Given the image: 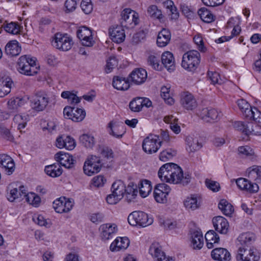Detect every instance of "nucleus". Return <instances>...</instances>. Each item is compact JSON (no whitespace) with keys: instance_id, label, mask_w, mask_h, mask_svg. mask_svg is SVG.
<instances>
[{"instance_id":"obj_1","label":"nucleus","mask_w":261,"mask_h":261,"mask_svg":"<svg viewBox=\"0 0 261 261\" xmlns=\"http://www.w3.org/2000/svg\"><path fill=\"white\" fill-rule=\"evenodd\" d=\"M159 177L162 181L173 184L187 185L191 176L183 173L182 169L177 164L168 163L162 166L158 171Z\"/></svg>"},{"instance_id":"obj_2","label":"nucleus","mask_w":261,"mask_h":261,"mask_svg":"<svg viewBox=\"0 0 261 261\" xmlns=\"http://www.w3.org/2000/svg\"><path fill=\"white\" fill-rule=\"evenodd\" d=\"M200 61V54L196 50H192L182 56L181 66L189 71H194L197 68Z\"/></svg>"},{"instance_id":"obj_3","label":"nucleus","mask_w":261,"mask_h":261,"mask_svg":"<svg viewBox=\"0 0 261 261\" xmlns=\"http://www.w3.org/2000/svg\"><path fill=\"white\" fill-rule=\"evenodd\" d=\"M121 24L122 27L132 29L139 24V14L130 9H124L121 13Z\"/></svg>"},{"instance_id":"obj_4","label":"nucleus","mask_w":261,"mask_h":261,"mask_svg":"<svg viewBox=\"0 0 261 261\" xmlns=\"http://www.w3.org/2000/svg\"><path fill=\"white\" fill-rule=\"evenodd\" d=\"M49 100L48 96L44 92L37 91L30 98L31 106L36 111H43L47 107Z\"/></svg>"},{"instance_id":"obj_5","label":"nucleus","mask_w":261,"mask_h":261,"mask_svg":"<svg viewBox=\"0 0 261 261\" xmlns=\"http://www.w3.org/2000/svg\"><path fill=\"white\" fill-rule=\"evenodd\" d=\"M128 222L132 225H139L145 227L153 223V219L149 218L148 215L141 211H135L128 217Z\"/></svg>"},{"instance_id":"obj_6","label":"nucleus","mask_w":261,"mask_h":261,"mask_svg":"<svg viewBox=\"0 0 261 261\" xmlns=\"http://www.w3.org/2000/svg\"><path fill=\"white\" fill-rule=\"evenodd\" d=\"M162 145L159 137L152 135L145 138L142 143L143 150L148 154H152L158 151Z\"/></svg>"},{"instance_id":"obj_7","label":"nucleus","mask_w":261,"mask_h":261,"mask_svg":"<svg viewBox=\"0 0 261 261\" xmlns=\"http://www.w3.org/2000/svg\"><path fill=\"white\" fill-rule=\"evenodd\" d=\"M259 253L254 248L247 250V248L239 247L236 258L238 261H258Z\"/></svg>"},{"instance_id":"obj_8","label":"nucleus","mask_w":261,"mask_h":261,"mask_svg":"<svg viewBox=\"0 0 261 261\" xmlns=\"http://www.w3.org/2000/svg\"><path fill=\"white\" fill-rule=\"evenodd\" d=\"M101 167V160L99 157L91 155L85 161L83 167L84 173L91 176L100 171Z\"/></svg>"},{"instance_id":"obj_9","label":"nucleus","mask_w":261,"mask_h":261,"mask_svg":"<svg viewBox=\"0 0 261 261\" xmlns=\"http://www.w3.org/2000/svg\"><path fill=\"white\" fill-rule=\"evenodd\" d=\"M73 44V41L71 38L67 35H62L57 33L55 35L54 40L52 42V45L62 51L69 50Z\"/></svg>"},{"instance_id":"obj_10","label":"nucleus","mask_w":261,"mask_h":261,"mask_svg":"<svg viewBox=\"0 0 261 261\" xmlns=\"http://www.w3.org/2000/svg\"><path fill=\"white\" fill-rule=\"evenodd\" d=\"M63 114L65 118L71 119L75 122L82 121L85 116V111L80 108H75L70 106H66L64 108Z\"/></svg>"},{"instance_id":"obj_11","label":"nucleus","mask_w":261,"mask_h":261,"mask_svg":"<svg viewBox=\"0 0 261 261\" xmlns=\"http://www.w3.org/2000/svg\"><path fill=\"white\" fill-rule=\"evenodd\" d=\"M238 106L243 113V116L249 120L254 117L255 114L260 115V112L255 107H252L245 99L238 100Z\"/></svg>"},{"instance_id":"obj_12","label":"nucleus","mask_w":261,"mask_h":261,"mask_svg":"<svg viewBox=\"0 0 261 261\" xmlns=\"http://www.w3.org/2000/svg\"><path fill=\"white\" fill-rule=\"evenodd\" d=\"M149 253L156 261H175L172 257H166L162 250L161 246L158 243H153L150 246Z\"/></svg>"},{"instance_id":"obj_13","label":"nucleus","mask_w":261,"mask_h":261,"mask_svg":"<svg viewBox=\"0 0 261 261\" xmlns=\"http://www.w3.org/2000/svg\"><path fill=\"white\" fill-rule=\"evenodd\" d=\"M198 115L204 122H212L218 120L219 113L215 109L205 108L199 111Z\"/></svg>"},{"instance_id":"obj_14","label":"nucleus","mask_w":261,"mask_h":261,"mask_svg":"<svg viewBox=\"0 0 261 261\" xmlns=\"http://www.w3.org/2000/svg\"><path fill=\"white\" fill-rule=\"evenodd\" d=\"M55 157L60 165L67 169L72 168L74 166L75 161L72 156L68 153L60 151L55 154Z\"/></svg>"},{"instance_id":"obj_15","label":"nucleus","mask_w":261,"mask_h":261,"mask_svg":"<svg viewBox=\"0 0 261 261\" xmlns=\"http://www.w3.org/2000/svg\"><path fill=\"white\" fill-rule=\"evenodd\" d=\"M17 70L23 74L33 75L37 73L35 69L30 65L26 58V55L21 56L17 62Z\"/></svg>"},{"instance_id":"obj_16","label":"nucleus","mask_w":261,"mask_h":261,"mask_svg":"<svg viewBox=\"0 0 261 261\" xmlns=\"http://www.w3.org/2000/svg\"><path fill=\"white\" fill-rule=\"evenodd\" d=\"M108 132L110 135L118 139L121 138L125 133L123 123L112 121L108 124Z\"/></svg>"},{"instance_id":"obj_17","label":"nucleus","mask_w":261,"mask_h":261,"mask_svg":"<svg viewBox=\"0 0 261 261\" xmlns=\"http://www.w3.org/2000/svg\"><path fill=\"white\" fill-rule=\"evenodd\" d=\"M117 226L115 224L106 223L102 224L99 227L101 240L107 241L110 239L117 232Z\"/></svg>"},{"instance_id":"obj_18","label":"nucleus","mask_w":261,"mask_h":261,"mask_svg":"<svg viewBox=\"0 0 261 261\" xmlns=\"http://www.w3.org/2000/svg\"><path fill=\"white\" fill-rule=\"evenodd\" d=\"M56 144L58 148H65L69 150H73L76 146L75 140L70 136H59L56 139Z\"/></svg>"},{"instance_id":"obj_19","label":"nucleus","mask_w":261,"mask_h":261,"mask_svg":"<svg viewBox=\"0 0 261 261\" xmlns=\"http://www.w3.org/2000/svg\"><path fill=\"white\" fill-rule=\"evenodd\" d=\"M147 77L146 71L143 68H137L130 73V81L136 85H141L144 83Z\"/></svg>"},{"instance_id":"obj_20","label":"nucleus","mask_w":261,"mask_h":261,"mask_svg":"<svg viewBox=\"0 0 261 261\" xmlns=\"http://www.w3.org/2000/svg\"><path fill=\"white\" fill-rule=\"evenodd\" d=\"M236 184L239 189L250 193H256L259 189L256 183H252L246 178H240L237 179Z\"/></svg>"},{"instance_id":"obj_21","label":"nucleus","mask_w":261,"mask_h":261,"mask_svg":"<svg viewBox=\"0 0 261 261\" xmlns=\"http://www.w3.org/2000/svg\"><path fill=\"white\" fill-rule=\"evenodd\" d=\"M214 227L216 231L222 234L227 233L229 224L227 220L222 216H217L213 219Z\"/></svg>"},{"instance_id":"obj_22","label":"nucleus","mask_w":261,"mask_h":261,"mask_svg":"<svg viewBox=\"0 0 261 261\" xmlns=\"http://www.w3.org/2000/svg\"><path fill=\"white\" fill-rule=\"evenodd\" d=\"M180 102L187 110H193L197 107V103L193 95L188 92H184L181 96Z\"/></svg>"},{"instance_id":"obj_23","label":"nucleus","mask_w":261,"mask_h":261,"mask_svg":"<svg viewBox=\"0 0 261 261\" xmlns=\"http://www.w3.org/2000/svg\"><path fill=\"white\" fill-rule=\"evenodd\" d=\"M212 257L219 261H229L231 255L229 252L224 248H217L211 252Z\"/></svg>"},{"instance_id":"obj_24","label":"nucleus","mask_w":261,"mask_h":261,"mask_svg":"<svg viewBox=\"0 0 261 261\" xmlns=\"http://www.w3.org/2000/svg\"><path fill=\"white\" fill-rule=\"evenodd\" d=\"M109 34L113 41L120 43L122 42L125 38L124 30L121 26H116L110 29Z\"/></svg>"},{"instance_id":"obj_25","label":"nucleus","mask_w":261,"mask_h":261,"mask_svg":"<svg viewBox=\"0 0 261 261\" xmlns=\"http://www.w3.org/2000/svg\"><path fill=\"white\" fill-rule=\"evenodd\" d=\"M162 63L169 72L175 70V64L173 55L170 51H165L161 57Z\"/></svg>"},{"instance_id":"obj_26","label":"nucleus","mask_w":261,"mask_h":261,"mask_svg":"<svg viewBox=\"0 0 261 261\" xmlns=\"http://www.w3.org/2000/svg\"><path fill=\"white\" fill-rule=\"evenodd\" d=\"M129 244V240L126 237H118L111 244L110 249L112 251H118L126 249Z\"/></svg>"},{"instance_id":"obj_27","label":"nucleus","mask_w":261,"mask_h":261,"mask_svg":"<svg viewBox=\"0 0 261 261\" xmlns=\"http://www.w3.org/2000/svg\"><path fill=\"white\" fill-rule=\"evenodd\" d=\"M191 235V245L193 249H200L203 245V237L201 230H194Z\"/></svg>"},{"instance_id":"obj_28","label":"nucleus","mask_w":261,"mask_h":261,"mask_svg":"<svg viewBox=\"0 0 261 261\" xmlns=\"http://www.w3.org/2000/svg\"><path fill=\"white\" fill-rule=\"evenodd\" d=\"M112 85L115 89L118 90H127L129 87L128 80L121 76H114Z\"/></svg>"},{"instance_id":"obj_29","label":"nucleus","mask_w":261,"mask_h":261,"mask_svg":"<svg viewBox=\"0 0 261 261\" xmlns=\"http://www.w3.org/2000/svg\"><path fill=\"white\" fill-rule=\"evenodd\" d=\"M5 52L10 56H17L21 52V47L16 40H12L6 45Z\"/></svg>"},{"instance_id":"obj_30","label":"nucleus","mask_w":261,"mask_h":261,"mask_svg":"<svg viewBox=\"0 0 261 261\" xmlns=\"http://www.w3.org/2000/svg\"><path fill=\"white\" fill-rule=\"evenodd\" d=\"M255 235L251 232L243 233L238 238V245H241L242 247L245 248L252 244L255 241Z\"/></svg>"},{"instance_id":"obj_31","label":"nucleus","mask_w":261,"mask_h":261,"mask_svg":"<svg viewBox=\"0 0 261 261\" xmlns=\"http://www.w3.org/2000/svg\"><path fill=\"white\" fill-rule=\"evenodd\" d=\"M248 177L250 180L261 182V166L254 165L247 169Z\"/></svg>"},{"instance_id":"obj_32","label":"nucleus","mask_w":261,"mask_h":261,"mask_svg":"<svg viewBox=\"0 0 261 261\" xmlns=\"http://www.w3.org/2000/svg\"><path fill=\"white\" fill-rule=\"evenodd\" d=\"M170 39L171 35L170 32L164 29L158 34L156 43L160 47H164L168 44Z\"/></svg>"},{"instance_id":"obj_33","label":"nucleus","mask_w":261,"mask_h":261,"mask_svg":"<svg viewBox=\"0 0 261 261\" xmlns=\"http://www.w3.org/2000/svg\"><path fill=\"white\" fill-rule=\"evenodd\" d=\"M187 147L186 149L190 152H194L199 150L202 146V144L199 142L197 138L188 136L186 139Z\"/></svg>"},{"instance_id":"obj_34","label":"nucleus","mask_w":261,"mask_h":261,"mask_svg":"<svg viewBox=\"0 0 261 261\" xmlns=\"http://www.w3.org/2000/svg\"><path fill=\"white\" fill-rule=\"evenodd\" d=\"M44 171L48 175L52 177H59L63 172L62 169L59 164H54L46 166Z\"/></svg>"},{"instance_id":"obj_35","label":"nucleus","mask_w":261,"mask_h":261,"mask_svg":"<svg viewBox=\"0 0 261 261\" xmlns=\"http://www.w3.org/2000/svg\"><path fill=\"white\" fill-rule=\"evenodd\" d=\"M2 26L4 27L5 30L12 34H17L20 32V27L18 23L11 22L8 23L6 20H3V23H1Z\"/></svg>"},{"instance_id":"obj_36","label":"nucleus","mask_w":261,"mask_h":261,"mask_svg":"<svg viewBox=\"0 0 261 261\" xmlns=\"http://www.w3.org/2000/svg\"><path fill=\"white\" fill-rule=\"evenodd\" d=\"M138 187L140 195L144 198L148 195L152 189L151 182L146 179L140 181Z\"/></svg>"},{"instance_id":"obj_37","label":"nucleus","mask_w":261,"mask_h":261,"mask_svg":"<svg viewBox=\"0 0 261 261\" xmlns=\"http://www.w3.org/2000/svg\"><path fill=\"white\" fill-rule=\"evenodd\" d=\"M198 13L201 19L206 23H211L215 20V16L206 8H200Z\"/></svg>"},{"instance_id":"obj_38","label":"nucleus","mask_w":261,"mask_h":261,"mask_svg":"<svg viewBox=\"0 0 261 261\" xmlns=\"http://www.w3.org/2000/svg\"><path fill=\"white\" fill-rule=\"evenodd\" d=\"M251 119L254 120V122L251 123V129H250V134L255 135H261V112L260 115H258V117H252Z\"/></svg>"},{"instance_id":"obj_39","label":"nucleus","mask_w":261,"mask_h":261,"mask_svg":"<svg viewBox=\"0 0 261 261\" xmlns=\"http://www.w3.org/2000/svg\"><path fill=\"white\" fill-rule=\"evenodd\" d=\"M218 207L223 214L226 216H231L233 212L232 205L225 199H221L220 201Z\"/></svg>"},{"instance_id":"obj_40","label":"nucleus","mask_w":261,"mask_h":261,"mask_svg":"<svg viewBox=\"0 0 261 261\" xmlns=\"http://www.w3.org/2000/svg\"><path fill=\"white\" fill-rule=\"evenodd\" d=\"M24 103L25 101L22 98L16 97L11 98L8 102V109L11 111V112H15L19 107L24 105Z\"/></svg>"},{"instance_id":"obj_41","label":"nucleus","mask_w":261,"mask_h":261,"mask_svg":"<svg viewBox=\"0 0 261 261\" xmlns=\"http://www.w3.org/2000/svg\"><path fill=\"white\" fill-rule=\"evenodd\" d=\"M111 190L113 193L117 195L118 196L122 199L125 193V185L120 180L116 181L113 184Z\"/></svg>"},{"instance_id":"obj_42","label":"nucleus","mask_w":261,"mask_h":261,"mask_svg":"<svg viewBox=\"0 0 261 261\" xmlns=\"http://www.w3.org/2000/svg\"><path fill=\"white\" fill-rule=\"evenodd\" d=\"M28 115H22L21 114L15 115L13 118V124L17 125L18 130L21 132V129L25 127L28 121Z\"/></svg>"},{"instance_id":"obj_43","label":"nucleus","mask_w":261,"mask_h":261,"mask_svg":"<svg viewBox=\"0 0 261 261\" xmlns=\"http://www.w3.org/2000/svg\"><path fill=\"white\" fill-rule=\"evenodd\" d=\"M233 127L238 130L242 132L246 135H250V129H251V123H245L242 121L234 122L233 124Z\"/></svg>"},{"instance_id":"obj_44","label":"nucleus","mask_w":261,"mask_h":261,"mask_svg":"<svg viewBox=\"0 0 261 261\" xmlns=\"http://www.w3.org/2000/svg\"><path fill=\"white\" fill-rule=\"evenodd\" d=\"M61 97L67 99L71 105H76L81 101V98L78 97L75 94L69 91H64L61 93Z\"/></svg>"},{"instance_id":"obj_45","label":"nucleus","mask_w":261,"mask_h":261,"mask_svg":"<svg viewBox=\"0 0 261 261\" xmlns=\"http://www.w3.org/2000/svg\"><path fill=\"white\" fill-rule=\"evenodd\" d=\"M125 193L126 194L127 199L129 201H131L132 199H135L138 193L137 185L130 182L126 188L125 187Z\"/></svg>"},{"instance_id":"obj_46","label":"nucleus","mask_w":261,"mask_h":261,"mask_svg":"<svg viewBox=\"0 0 261 261\" xmlns=\"http://www.w3.org/2000/svg\"><path fill=\"white\" fill-rule=\"evenodd\" d=\"M148 64L156 70H161L162 65L160 64V56L159 55H150L147 59Z\"/></svg>"},{"instance_id":"obj_47","label":"nucleus","mask_w":261,"mask_h":261,"mask_svg":"<svg viewBox=\"0 0 261 261\" xmlns=\"http://www.w3.org/2000/svg\"><path fill=\"white\" fill-rule=\"evenodd\" d=\"M81 143L87 148H92L95 144L94 137L89 134H83L80 137Z\"/></svg>"},{"instance_id":"obj_48","label":"nucleus","mask_w":261,"mask_h":261,"mask_svg":"<svg viewBox=\"0 0 261 261\" xmlns=\"http://www.w3.org/2000/svg\"><path fill=\"white\" fill-rule=\"evenodd\" d=\"M184 205L187 209L191 211H194L199 206L197 198L194 196L187 197L184 201Z\"/></svg>"},{"instance_id":"obj_49","label":"nucleus","mask_w":261,"mask_h":261,"mask_svg":"<svg viewBox=\"0 0 261 261\" xmlns=\"http://www.w3.org/2000/svg\"><path fill=\"white\" fill-rule=\"evenodd\" d=\"M23 194L20 189L18 190L17 188H13L9 191H8L7 193V199L10 202H13L16 199L20 200Z\"/></svg>"},{"instance_id":"obj_50","label":"nucleus","mask_w":261,"mask_h":261,"mask_svg":"<svg viewBox=\"0 0 261 261\" xmlns=\"http://www.w3.org/2000/svg\"><path fill=\"white\" fill-rule=\"evenodd\" d=\"M165 5L171 13V19L177 20L179 17V13L174 3L171 0H168L165 2Z\"/></svg>"},{"instance_id":"obj_51","label":"nucleus","mask_w":261,"mask_h":261,"mask_svg":"<svg viewBox=\"0 0 261 261\" xmlns=\"http://www.w3.org/2000/svg\"><path fill=\"white\" fill-rule=\"evenodd\" d=\"M142 97L134 98L129 103V107L132 112H139L142 109Z\"/></svg>"},{"instance_id":"obj_52","label":"nucleus","mask_w":261,"mask_h":261,"mask_svg":"<svg viewBox=\"0 0 261 261\" xmlns=\"http://www.w3.org/2000/svg\"><path fill=\"white\" fill-rule=\"evenodd\" d=\"M176 154V151L171 148L163 150L160 154L159 159L163 162H167L171 160Z\"/></svg>"},{"instance_id":"obj_53","label":"nucleus","mask_w":261,"mask_h":261,"mask_svg":"<svg viewBox=\"0 0 261 261\" xmlns=\"http://www.w3.org/2000/svg\"><path fill=\"white\" fill-rule=\"evenodd\" d=\"M169 89L166 87H163L161 90V96L164 99L165 101L169 105L174 103V99L170 96Z\"/></svg>"},{"instance_id":"obj_54","label":"nucleus","mask_w":261,"mask_h":261,"mask_svg":"<svg viewBox=\"0 0 261 261\" xmlns=\"http://www.w3.org/2000/svg\"><path fill=\"white\" fill-rule=\"evenodd\" d=\"M148 13L152 17L156 18L159 20H161L163 18L162 12L158 9L155 5L149 6L147 10Z\"/></svg>"},{"instance_id":"obj_55","label":"nucleus","mask_w":261,"mask_h":261,"mask_svg":"<svg viewBox=\"0 0 261 261\" xmlns=\"http://www.w3.org/2000/svg\"><path fill=\"white\" fill-rule=\"evenodd\" d=\"M148 33L147 29L141 30L135 33L132 38V42L134 44H138L144 40Z\"/></svg>"},{"instance_id":"obj_56","label":"nucleus","mask_w":261,"mask_h":261,"mask_svg":"<svg viewBox=\"0 0 261 261\" xmlns=\"http://www.w3.org/2000/svg\"><path fill=\"white\" fill-rule=\"evenodd\" d=\"M118 65V61L115 56H111L107 61L106 67L105 68L106 72L109 73L111 72L113 69Z\"/></svg>"},{"instance_id":"obj_57","label":"nucleus","mask_w":261,"mask_h":261,"mask_svg":"<svg viewBox=\"0 0 261 261\" xmlns=\"http://www.w3.org/2000/svg\"><path fill=\"white\" fill-rule=\"evenodd\" d=\"M238 151L240 154L244 157L251 158L254 155L253 150L248 146L239 147Z\"/></svg>"},{"instance_id":"obj_58","label":"nucleus","mask_w":261,"mask_h":261,"mask_svg":"<svg viewBox=\"0 0 261 261\" xmlns=\"http://www.w3.org/2000/svg\"><path fill=\"white\" fill-rule=\"evenodd\" d=\"M62 198H63V197H60L56 199L53 203L54 208L58 213H63L65 212L64 203Z\"/></svg>"},{"instance_id":"obj_59","label":"nucleus","mask_w":261,"mask_h":261,"mask_svg":"<svg viewBox=\"0 0 261 261\" xmlns=\"http://www.w3.org/2000/svg\"><path fill=\"white\" fill-rule=\"evenodd\" d=\"M77 37L79 39L83 38L85 37L92 36L91 30L86 27H82L80 28L76 32Z\"/></svg>"},{"instance_id":"obj_60","label":"nucleus","mask_w":261,"mask_h":261,"mask_svg":"<svg viewBox=\"0 0 261 261\" xmlns=\"http://www.w3.org/2000/svg\"><path fill=\"white\" fill-rule=\"evenodd\" d=\"M205 184L207 188L214 192H218L220 189V184L217 181L207 178L205 180Z\"/></svg>"},{"instance_id":"obj_61","label":"nucleus","mask_w":261,"mask_h":261,"mask_svg":"<svg viewBox=\"0 0 261 261\" xmlns=\"http://www.w3.org/2000/svg\"><path fill=\"white\" fill-rule=\"evenodd\" d=\"M77 6V0H66L64 4L65 12L67 13L74 11Z\"/></svg>"},{"instance_id":"obj_62","label":"nucleus","mask_w":261,"mask_h":261,"mask_svg":"<svg viewBox=\"0 0 261 261\" xmlns=\"http://www.w3.org/2000/svg\"><path fill=\"white\" fill-rule=\"evenodd\" d=\"M207 75L208 79L213 84H221L223 83V80L220 78V75L218 72L208 71Z\"/></svg>"},{"instance_id":"obj_63","label":"nucleus","mask_w":261,"mask_h":261,"mask_svg":"<svg viewBox=\"0 0 261 261\" xmlns=\"http://www.w3.org/2000/svg\"><path fill=\"white\" fill-rule=\"evenodd\" d=\"M154 198L155 201L159 203H165L167 201V194H165L164 192L158 191V190H154L153 193Z\"/></svg>"},{"instance_id":"obj_64","label":"nucleus","mask_w":261,"mask_h":261,"mask_svg":"<svg viewBox=\"0 0 261 261\" xmlns=\"http://www.w3.org/2000/svg\"><path fill=\"white\" fill-rule=\"evenodd\" d=\"M81 7L85 14L90 13L93 9L91 0H83L81 3Z\"/></svg>"}]
</instances>
